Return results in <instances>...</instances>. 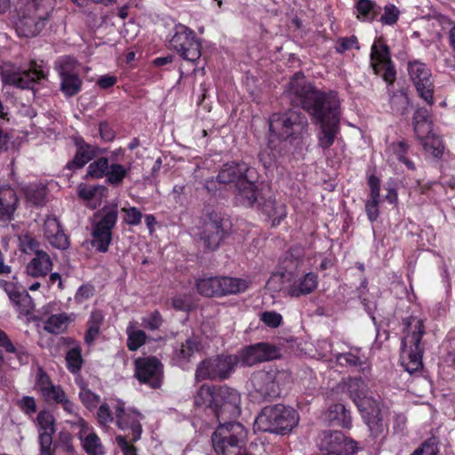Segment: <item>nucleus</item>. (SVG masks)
I'll list each match as a JSON object with an SVG mask.
<instances>
[{"instance_id":"nucleus-41","label":"nucleus","mask_w":455,"mask_h":455,"mask_svg":"<svg viewBox=\"0 0 455 455\" xmlns=\"http://www.w3.org/2000/svg\"><path fill=\"white\" fill-rule=\"evenodd\" d=\"M69 317L67 314L52 315L44 322V329L52 334H60L63 332L68 324Z\"/></svg>"},{"instance_id":"nucleus-36","label":"nucleus","mask_w":455,"mask_h":455,"mask_svg":"<svg viewBox=\"0 0 455 455\" xmlns=\"http://www.w3.org/2000/svg\"><path fill=\"white\" fill-rule=\"evenodd\" d=\"M104 322V315L99 309L92 310L87 322V331L84 335V341L92 345L100 334V329Z\"/></svg>"},{"instance_id":"nucleus-33","label":"nucleus","mask_w":455,"mask_h":455,"mask_svg":"<svg viewBox=\"0 0 455 455\" xmlns=\"http://www.w3.org/2000/svg\"><path fill=\"white\" fill-rule=\"evenodd\" d=\"M412 123L417 138H423L432 131L429 111L426 108L415 110Z\"/></svg>"},{"instance_id":"nucleus-47","label":"nucleus","mask_w":455,"mask_h":455,"mask_svg":"<svg viewBox=\"0 0 455 455\" xmlns=\"http://www.w3.org/2000/svg\"><path fill=\"white\" fill-rule=\"evenodd\" d=\"M108 168V159L106 157H100L89 164L86 177L94 179L102 178L106 176Z\"/></svg>"},{"instance_id":"nucleus-48","label":"nucleus","mask_w":455,"mask_h":455,"mask_svg":"<svg viewBox=\"0 0 455 455\" xmlns=\"http://www.w3.org/2000/svg\"><path fill=\"white\" fill-rule=\"evenodd\" d=\"M127 333V347L131 351H136L139 349L146 341V333L142 330H134L132 326H129L126 330Z\"/></svg>"},{"instance_id":"nucleus-49","label":"nucleus","mask_w":455,"mask_h":455,"mask_svg":"<svg viewBox=\"0 0 455 455\" xmlns=\"http://www.w3.org/2000/svg\"><path fill=\"white\" fill-rule=\"evenodd\" d=\"M107 193V188L102 185L87 186L81 184L78 188V196L85 200H91L97 196L102 197Z\"/></svg>"},{"instance_id":"nucleus-54","label":"nucleus","mask_w":455,"mask_h":455,"mask_svg":"<svg viewBox=\"0 0 455 455\" xmlns=\"http://www.w3.org/2000/svg\"><path fill=\"white\" fill-rule=\"evenodd\" d=\"M79 398L82 403L88 409L95 408L100 403V395L85 387H83L80 391Z\"/></svg>"},{"instance_id":"nucleus-2","label":"nucleus","mask_w":455,"mask_h":455,"mask_svg":"<svg viewBox=\"0 0 455 455\" xmlns=\"http://www.w3.org/2000/svg\"><path fill=\"white\" fill-rule=\"evenodd\" d=\"M220 183L233 185L236 199L244 206H252L258 199L256 174L245 163H228L222 166L217 176Z\"/></svg>"},{"instance_id":"nucleus-23","label":"nucleus","mask_w":455,"mask_h":455,"mask_svg":"<svg viewBox=\"0 0 455 455\" xmlns=\"http://www.w3.org/2000/svg\"><path fill=\"white\" fill-rule=\"evenodd\" d=\"M44 235L49 243L59 250L64 251L69 247V239L64 233L60 221L53 216L45 219Z\"/></svg>"},{"instance_id":"nucleus-61","label":"nucleus","mask_w":455,"mask_h":455,"mask_svg":"<svg viewBox=\"0 0 455 455\" xmlns=\"http://www.w3.org/2000/svg\"><path fill=\"white\" fill-rule=\"evenodd\" d=\"M116 442L124 455H137L135 447L129 443L126 436L117 435Z\"/></svg>"},{"instance_id":"nucleus-22","label":"nucleus","mask_w":455,"mask_h":455,"mask_svg":"<svg viewBox=\"0 0 455 455\" xmlns=\"http://www.w3.org/2000/svg\"><path fill=\"white\" fill-rule=\"evenodd\" d=\"M350 396L366 425H370V397L368 396V387L361 379H355L348 384Z\"/></svg>"},{"instance_id":"nucleus-24","label":"nucleus","mask_w":455,"mask_h":455,"mask_svg":"<svg viewBox=\"0 0 455 455\" xmlns=\"http://www.w3.org/2000/svg\"><path fill=\"white\" fill-rule=\"evenodd\" d=\"M389 407L383 402L371 398V437H378L388 431Z\"/></svg>"},{"instance_id":"nucleus-44","label":"nucleus","mask_w":455,"mask_h":455,"mask_svg":"<svg viewBox=\"0 0 455 455\" xmlns=\"http://www.w3.org/2000/svg\"><path fill=\"white\" fill-rule=\"evenodd\" d=\"M128 174V169L120 164H109V168L106 173L107 181L115 186L118 187L123 183L124 179Z\"/></svg>"},{"instance_id":"nucleus-7","label":"nucleus","mask_w":455,"mask_h":455,"mask_svg":"<svg viewBox=\"0 0 455 455\" xmlns=\"http://www.w3.org/2000/svg\"><path fill=\"white\" fill-rule=\"evenodd\" d=\"M239 363L236 355H220L199 363L196 369V381L205 379L223 380L228 379Z\"/></svg>"},{"instance_id":"nucleus-14","label":"nucleus","mask_w":455,"mask_h":455,"mask_svg":"<svg viewBox=\"0 0 455 455\" xmlns=\"http://www.w3.org/2000/svg\"><path fill=\"white\" fill-rule=\"evenodd\" d=\"M78 66L76 59L71 56H63L55 63L60 79V90L67 98L82 91L83 80L78 74Z\"/></svg>"},{"instance_id":"nucleus-52","label":"nucleus","mask_w":455,"mask_h":455,"mask_svg":"<svg viewBox=\"0 0 455 455\" xmlns=\"http://www.w3.org/2000/svg\"><path fill=\"white\" fill-rule=\"evenodd\" d=\"M163 317L159 311L156 310L142 318L141 325L148 330H158L163 324Z\"/></svg>"},{"instance_id":"nucleus-39","label":"nucleus","mask_w":455,"mask_h":455,"mask_svg":"<svg viewBox=\"0 0 455 455\" xmlns=\"http://www.w3.org/2000/svg\"><path fill=\"white\" fill-rule=\"evenodd\" d=\"M36 421L38 425V440L43 435H47L50 441H52V435L55 431L54 418L49 411H42L37 414Z\"/></svg>"},{"instance_id":"nucleus-31","label":"nucleus","mask_w":455,"mask_h":455,"mask_svg":"<svg viewBox=\"0 0 455 455\" xmlns=\"http://www.w3.org/2000/svg\"><path fill=\"white\" fill-rule=\"evenodd\" d=\"M325 419L331 426L344 428H349L351 427L350 413L341 403L331 405L325 413Z\"/></svg>"},{"instance_id":"nucleus-1","label":"nucleus","mask_w":455,"mask_h":455,"mask_svg":"<svg viewBox=\"0 0 455 455\" xmlns=\"http://www.w3.org/2000/svg\"><path fill=\"white\" fill-rule=\"evenodd\" d=\"M283 96L291 104L302 107L320 124L318 144L323 149L329 148L339 131V101L337 94L316 89L302 73L298 72L291 77Z\"/></svg>"},{"instance_id":"nucleus-21","label":"nucleus","mask_w":455,"mask_h":455,"mask_svg":"<svg viewBox=\"0 0 455 455\" xmlns=\"http://www.w3.org/2000/svg\"><path fill=\"white\" fill-rule=\"evenodd\" d=\"M116 425L123 431H129L128 438L131 442H137L140 439L142 434V426L140 421L144 416L135 410H125L123 405L116 407Z\"/></svg>"},{"instance_id":"nucleus-37","label":"nucleus","mask_w":455,"mask_h":455,"mask_svg":"<svg viewBox=\"0 0 455 455\" xmlns=\"http://www.w3.org/2000/svg\"><path fill=\"white\" fill-rule=\"evenodd\" d=\"M220 297L237 294L248 289V283L241 278L220 276Z\"/></svg>"},{"instance_id":"nucleus-55","label":"nucleus","mask_w":455,"mask_h":455,"mask_svg":"<svg viewBox=\"0 0 455 455\" xmlns=\"http://www.w3.org/2000/svg\"><path fill=\"white\" fill-rule=\"evenodd\" d=\"M122 212L125 213L124 222L130 226H137L141 223L142 213L140 211L132 206L129 208H123Z\"/></svg>"},{"instance_id":"nucleus-11","label":"nucleus","mask_w":455,"mask_h":455,"mask_svg":"<svg viewBox=\"0 0 455 455\" xmlns=\"http://www.w3.org/2000/svg\"><path fill=\"white\" fill-rule=\"evenodd\" d=\"M407 71L418 96L429 106H433L435 84L431 69L426 63L413 60L408 61Z\"/></svg>"},{"instance_id":"nucleus-57","label":"nucleus","mask_w":455,"mask_h":455,"mask_svg":"<svg viewBox=\"0 0 455 455\" xmlns=\"http://www.w3.org/2000/svg\"><path fill=\"white\" fill-rule=\"evenodd\" d=\"M260 320L270 328L278 327L283 320L282 315L275 311H266L260 315Z\"/></svg>"},{"instance_id":"nucleus-10","label":"nucleus","mask_w":455,"mask_h":455,"mask_svg":"<svg viewBox=\"0 0 455 455\" xmlns=\"http://www.w3.org/2000/svg\"><path fill=\"white\" fill-rule=\"evenodd\" d=\"M280 373L275 370L259 371L251 377L250 396L254 403H262L280 395Z\"/></svg>"},{"instance_id":"nucleus-58","label":"nucleus","mask_w":455,"mask_h":455,"mask_svg":"<svg viewBox=\"0 0 455 455\" xmlns=\"http://www.w3.org/2000/svg\"><path fill=\"white\" fill-rule=\"evenodd\" d=\"M19 408L28 415H32L36 411V400L32 396L25 395L17 401Z\"/></svg>"},{"instance_id":"nucleus-40","label":"nucleus","mask_w":455,"mask_h":455,"mask_svg":"<svg viewBox=\"0 0 455 455\" xmlns=\"http://www.w3.org/2000/svg\"><path fill=\"white\" fill-rule=\"evenodd\" d=\"M418 140L420 141L426 152L435 157H441L443 156L444 147L442 140L432 133V132L423 138H418Z\"/></svg>"},{"instance_id":"nucleus-56","label":"nucleus","mask_w":455,"mask_h":455,"mask_svg":"<svg viewBox=\"0 0 455 455\" xmlns=\"http://www.w3.org/2000/svg\"><path fill=\"white\" fill-rule=\"evenodd\" d=\"M43 396L47 402H54L60 404L67 395L60 386L53 385Z\"/></svg>"},{"instance_id":"nucleus-26","label":"nucleus","mask_w":455,"mask_h":455,"mask_svg":"<svg viewBox=\"0 0 455 455\" xmlns=\"http://www.w3.org/2000/svg\"><path fill=\"white\" fill-rule=\"evenodd\" d=\"M20 204L16 190L11 186L0 187V221H11Z\"/></svg>"},{"instance_id":"nucleus-63","label":"nucleus","mask_w":455,"mask_h":455,"mask_svg":"<svg viewBox=\"0 0 455 455\" xmlns=\"http://www.w3.org/2000/svg\"><path fill=\"white\" fill-rule=\"evenodd\" d=\"M100 134L103 140L105 141H112L115 138V132L109 126V124L106 122L100 123Z\"/></svg>"},{"instance_id":"nucleus-51","label":"nucleus","mask_w":455,"mask_h":455,"mask_svg":"<svg viewBox=\"0 0 455 455\" xmlns=\"http://www.w3.org/2000/svg\"><path fill=\"white\" fill-rule=\"evenodd\" d=\"M400 11L393 4H387L384 7V13L380 16L379 21L383 25L393 26L399 20Z\"/></svg>"},{"instance_id":"nucleus-45","label":"nucleus","mask_w":455,"mask_h":455,"mask_svg":"<svg viewBox=\"0 0 455 455\" xmlns=\"http://www.w3.org/2000/svg\"><path fill=\"white\" fill-rule=\"evenodd\" d=\"M25 196L31 204L43 205L45 203L46 188L41 184L30 185L25 188Z\"/></svg>"},{"instance_id":"nucleus-64","label":"nucleus","mask_w":455,"mask_h":455,"mask_svg":"<svg viewBox=\"0 0 455 455\" xmlns=\"http://www.w3.org/2000/svg\"><path fill=\"white\" fill-rule=\"evenodd\" d=\"M38 442L40 445V455H53L52 449V441H50L47 435H43Z\"/></svg>"},{"instance_id":"nucleus-35","label":"nucleus","mask_w":455,"mask_h":455,"mask_svg":"<svg viewBox=\"0 0 455 455\" xmlns=\"http://www.w3.org/2000/svg\"><path fill=\"white\" fill-rule=\"evenodd\" d=\"M410 145L405 140L392 142L388 150L391 155L399 162L403 164L408 170L415 171L416 166L412 160L409 158Z\"/></svg>"},{"instance_id":"nucleus-27","label":"nucleus","mask_w":455,"mask_h":455,"mask_svg":"<svg viewBox=\"0 0 455 455\" xmlns=\"http://www.w3.org/2000/svg\"><path fill=\"white\" fill-rule=\"evenodd\" d=\"M76 152L72 161L67 164V168L76 170L84 167L92 160L98 153V147L88 144L83 138H76Z\"/></svg>"},{"instance_id":"nucleus-17","label":"nucleus","mask_w":455,"mask_h":455,"mask_svg":"<svg viewBox=\"0 0 455 455\" xmlns=\"http://www.w3.org/2000/svg\"><path fill=\"white\" fill-rule=\"evenodd\" d=\"M48 13H39L33 5L19 13L15 20V28L20 36L34 37L41 33L48 22Z\"/></svg>"},{"instance_id":"nucleus-34","label":"nucleus","mask_w":455,"mask_h":455,"mask_svg":"<svg viewBox=\"0 0 455 455\" xmlns=\"http://www.w3.org/2000/svg\"><path fill=\"white\" fill-rule=\"evenodd\" d=\"M197 291L204 297H220V276H204L196 283Z\"/></svg>"},{"instance_id":"nucleus-5","label":"nucleus","mask_w":455,"mask_h":455,"mask_svg":"<svg viewBox=\"0 0 455 455\" xmlns=\"http://www.w3.org/2000/svg\"><path fill=\"white\" fill-rule=\"evenodd\" d=\"M117 204H105L93 215L92 244L100 252H107L112 242V230L118 220Z\"/></svg>"},{"instance_id":"nucleus-25","label":"nucleus","mask_w":455,"mask_h":455,"mask_svg":"<svg viewBox=\"0 0 455 455\" xmlns=\"http://www.w3.org/2000/svg\"><path fill=\"white\" fill-rule=\"evenodd\" d=\"M76 425L79 427L78 435L88 455H104L105 451L100 437L96 433L90 431L86 421L83 418L77 417Z\"/></svg>"},{"instance_id":"nucleus-42","label":"nucleus","mask_w":455,"mask_h":455,"mask_svg":"<svg viewBox=\"0 0 455 455\" xmlns=\"http://www.w3.org/2000/svg\"><path fill=\"white\" fill-rule=\"evenodd\" d=\"M215 394L216 391L212 387L206 384L202 385L194 396L195 405L207 406L212 411L215 404Z\"/></svg>"},{"instance_id":"nucleus-4","label":"nucleus","mask_w":455,"mask_h":455,"mask_svg":"<svg viewBox=\"0 0 455 455\" xmlns=\"http://www.w3.org/2000/svg\"><path fill=\"white\" fill-rule=\"evenodd\" d=\"M247 439V431L237 421L219 423L212 435L213 449L217 455H239Z\"/></svg>"},{"instance_id":"nucleus-62","label":"nucleus","mask_w":455,"mask_h":455,"mask_svg":"<svg viewBox=\"0 0 455 455\" xmlns=\"http://www.w3.org/2000/svg\"><path fill=\"white\" fill-rule=\"evenodd\" d=\"M351 48L359 49L357 44V38L355 36H351L350 38H342L339 40V43L337 46V52H344L347 50Z\"/></svg>"},{"instance_id":"nucleus-19","label":"nucleus","mask_w":455,"mask_h":455,"mask_svg":"<svg viewBox=\"0 0 455 455\" xmlns=\"http://www.w3.org/2000/svg\"><path fill=\"white\" fill-rule=\"evenodd\" d=\"M135 377L140 383L146 384L152 388H158L163 379L161 362L156 357L136 359Z\"/></svg>"},{"instance_id":"nucleus-6","label":"nucleus","mask_w":455,"mask_h":455,"mask_svg":"<svg viewBox=\"0 0 455 455\" xmlns=\"http://www.w3.org/2000/svg\"><path fill=\"white\" fill-rule=\"evenodd\" d=\"M307 127L306 116L296 110L275 113L269 119L270 132L283 140L303 138L307 133Z\"/></svg>"},{"instance_id":"nucleus-46","label":"nucleus","mask_w":455,"mask_h":455,"mask_svg":"<svg viewBox=\"0 0 455 455\" xmlns=\"http://www.w3.org/2000/svg\"><path fill=\"white\" fill-rule=\"evenodd\" d=\"M67 367L74 374L80 371L84 360L82 357V349L76 346L69 349L66 355Z\"/></svg>"},{"instance_id":"nucleus-50","label":"nucleus","mask_w":455,"mask_h":455,"mask_svg":"<svg viewBox=\"0 0 455 455\" xmlns=\"http://www.w3.org/2000/svg\"><path fill=\"white\" fill-rule=\"evenodd\" d=\"M20 249L26 254L35 253L38 251H44L40 249L39 242L31 235L25 234L19 237Z\"/></svg>"},{"instance_id":"nucleus-28","label":"nucleus","mask_w":455,"mask_h":455,"mask_svg":"<svg viewBox=\"0 0 455 455\" xmlns=\"http://www.w3.org/2000/svg\"><path fill=\"white\" fill-rule=\"evenodd\" d=\"M386 190V195L381 199L380 195V182L379 178L371 174V222L377 218L378 212H372V210L379 205L382 201H387L390 204H394L397 202V192L394 184H388Z\"/></svg>"},{"instance_id":"nucleus-18","label":"nucleus","mask_w":455,"mask_h":455,"mask_svg":"<svg viewBox=\"0 0 455 455\" xmlns=\"http://www.w3.org/2000/svg\"><path fill=\"white\" fill-rule=\"evenodd\" d=\"M318 446L326 455H354L357 451L356 443L340 431H323Z\"/></svg>"},{"instance_id":"nucleus-30","label":"nucleus","mask_w":455,"mask_h":455,"mask_svg":"<svg viewBox=\"0 0 455 455\" xmlns=\"http://www.w3.org/2000/svg\"><path fill=\"white\" fill-rule=\"evenodd\" d=\"M201 347L200 337L192 335L174 349L173 355L180 363H188L193 355L200 351Z\"/></svg>"},{"instance_id":"nucleus-20","label":"nucleus","mask_w":455,"mask_h":455,"mask_svg":"<svg viewBox=\"0 0 455 455\" xmlns=\"http://www.w3.org/2000/svg\"><path fill=\"white\" fill-rule=\"evenodd\" d=\"M279 356L280 351L275 346L264 342L247 347L237 355L239 363L243 366H252Z\"/></svg>"},{"instance_id":"nucleus-16","label":"nucleus","mask_w":455,"mask_h":455,"mask_svg":"<svg viewBox=\"0 0 455 455\" xmlns=\"http://www.w3.org/2000/svg\"><path fill=\"white\" fill-rule=\"evenodd\" d=\"M426 333L424 321L419 319L413 326L411 332L408 333L402 340L403 350L405 347L408 349V362L405 364V370L414 373L423 367L422 357L425 352V347L422 345V338Z\"/></svg>"},{"instance_id":"nucleus-32","label":"nucleus","mask_w":455,"mask_h":455,"mask_svg":"<svg viewBox=\"0 0 455 455\" xmlns=\"http://www.w3.org/2000/svg\"><path fill=\"white\" fill-rule=\"evenodd\" d=\"M317 286V275L314 273H307L302 278L295 281L288 290L292 297H299L311 293Z\"/></svg>"},{"instance_id":"nucleus-60","label":"nucleus","mask_w":455,"mask_h":455,"mask_svg":"<svg viewBox=\"0 0 455 455\" xmlns=\"http://www.w3.org/2000/svg\"><path fill=\"white\" fill-rule=\"evenodd\" d=\"M97 419L101 426H107L113 421V417L108 404L104 403L100 406L97 411Z\"/></svg>"},{"instance_id":"nucleus-59","label":"nucleus","mask_w":455,"mask_h":455,"mask_svg":"<svg viewBox=\"0 0 455 455\" xmlns=\"http://www.w3.org/2000/svg\"><path fill=\"white\" fill-rule=\"evenodd\" d=\"M53 384L52 383L50 377L40 369L36 378V387L39 388L42 395L52 387Z\"/></svg>"},{"instance_id":"nucleus-29","label":"nucleus","mask_w":455,"mask_h":455,"mask_svg":"<svg viewBox=\"0 0 455 455\" xmlns=\"http://www.w3.org/2000/svg\"><path fill=\"white\" fill-rule=\"evenodd\" d=\"M52 267L53 263L49 254L45 251H38L28 263L26 273L34 278L44 277L52 271Z\"/></svg>"},{"instance_id":"nucleus-53","label":"nucleus","mask_w":455,"mask_h":455,"mask_svg":"<svg viewBox=\"0 0 455 455\" xmlns=\"http://www.w3.org/2000/svg\"><path fill=\"white\" fill-rule=\"evenodd\" d=\"M411 455H440L435 439L430 438L425 441L422 445L416 449Z\"/></svg>"},{"instance_id":"nucleus-9","label":"nucleus","mask_w":455,"mask_h":455,"mask_svg":"<svg viewBox=\"0 0 455 455\" xmlns=\"http://www.w3.org/2000/svg\"><path fill=\"white\" fill-rule=\"evenodd\" d=\"M169 46L182 59L191 62H195L201 56V44L195 31L183 24L175 25Z\"/></svg>"},{"instance_id":"nucleus-12","label":"nucleus","mask_w":455,"mask_h":455,"mask_svg":"<svg viewBox=\"0 0 455 455\" xmlns=\"http://www.w3.org/2000/svg\"><path fill=\"white\" fill-rule=\"evenodd\" d=\"M229 225L220 213L208 212L200 232V240L205 250L216 251L228 234Z\"/></svg>"},{"instance_id":"nucleus-43","label":"nucleus","mask_w":455,"mask_h":455,"mask_svg":"<svg viewBox=\"0 0 455 455\" xmlns=\"http://www.w3.org/2000/svg\"><path fill=\"white\" fill-rule=\"evenodd\" d=\"M12 296L13 299L11 301L16 307L20 315H28L32 314L34 310V303L28 291H22L17 295Z\"/></svg>"},{"instance_id":"nucleus-3","label":"nucleus","mask_w":455,"mask_h":455,"mask_svg":"<svg viewBox=\"0 0 455 455\" xmlns=\"http://www.w3.org/2000/svg\"><path fill=\"white\" fill-rule=\"evenodd\" d=\"M295 410L283 404L264 407L254 421V429L283 435L298 424Z\"/></svg>"},{"instance_id":"nucleus-38","label":"nucleus","mask_w":455,"mask_h":455,"mask_svg":"<svg viewBox=\"0 0 455 455\" xmlns=\"http://www.w3.org/2000/svg\"><path fill=\"white\" fill-rule=\"evenodd\" d=\"M263 212L272 219V225H279L280 222L286 217V206L275 201V199H267L263 206Z\"/></svg>"},{"instance_id":"nucleus-13","label":"nucleus","mask_w":455,"mask_h":455,"mask_svg":"<svg viewBox=\"0 0 455 455\" xmlns=\"http://www.w3.org/2000/svg\"><path fill=\"white\" fill-rule=\"evenodd\" d=\"M214 412L219 423L230 422L241 414V395L232 387L222 386L215 394Z\"/></svg>"},{"instance_id":"nucleus-15","label":"nucleus","mask_w":455,"mask_h":455,"mask_svg":"<svg viewBox=\"0 0 455 455\" xmlns=\"http://www.w3.org/2000/svg\"><path fill=\"white\" fill-rule=\"evenodd\" d=\"M0 76L4 84L13 85L20 89H33L38 81L46 76L44 71L36 68L35 63H32L28 69L4 63L1 67Z\"/></svg>"},{"instance_id":"nucleus-8","label":"nucleus","mask_w":455,"mask_h":455,"mask_svg":"<svg viewBox=\"0 0 455 455\" xmlns=\"http://www.w3.org/2000/svg\"><path fill=\"white\" fill-rule=\"evenodd\" d=\"M371 71L381 77L387 86L394 85L397 72L391 58V51L383 36L376 37L371 44Z\"/></svg>"}]
</instances>
